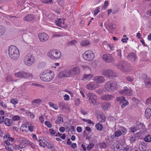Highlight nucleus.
I'll list each match as a JSON object with an SVG mask.
<instances>
[{
	"label": "nucleus",
	"instance_id": "obj_34",
	"mask_svg": "<svg viewBox=\"0 0 151 151\" xmlns=\"http://www.w3.org/2000/svg\"><path fill=\"white\" fill-rule=\"evenodd\" d=\"M90 42L87 40H85L83 41L81 44V45H82V46H86L88 45L89 44Z\"/></svg>",
	"mask_w": 151,
	"mask_h": 151
},
{
	"label": "nucleus",
	"instance_id": "obj_4",
	"mask_svg": "<svg viewBox=\"0 0 151 151\" xmlns=\"http://www.w3.org/2000/svg\"><path fill=\"white\" fill-rule=\"evenodd\" d=\"M117 67L125 72H129L132 70V68L127 61H121L117 65Z\"/></svg>",
	"mask_w": 151,
	"mask_h": 151
},
{
	"label": "nucleus",
	"instance_id": "obj_30",
	"mask_svg": "<svg viewBox=\"0 0 151 151\" xmlns=\"http://www.w3.org/2000/svg\"><path fill=\"white\" fill-rule=\"evenodd\" d=\"M116 27V26L115 24H112L111 25H107L106 26V29L111 32V30L114 29Z\"/></svg>",
	"mask_w": 151,
	"mask_h": 151
},
{
	"label": "nucleus",
	"instance_id": "obj_11",
	"mask_svg": "<svg viewBox=\"0 0 151 151\" xmlns=\"http://www.w3.org/2000/svg\"><path fill=\"white\" fill-rule=\"evenodd\" d=\"M99 86V85L95 81L90 82L86 85V88L89 90H94L98 88Z\"/></svg>",
	"mask_w": 151,
	"mask_h": 151
},
{
	"label": "nucleus",
	"instance_id": "obj_26",
	"mask_svg": "<svg viewBox=\"0 0 151 151\" xmlns=\"http://www.w3.org/2000/svg\"><path fill=\"white\" fill-rule=\"evenodd\" d=\"M93 76V75L91 74H86L83 76V80L86 81L90 80Z\"/></svg>",
	"mask_w": 151,
	"mask_h": 151
},
{
	"label": "nucleus",
	"instance_id": "obj_55",
	"mask_svg": "<svg viewBox=\"0 0 151 151\" xmlns=\"http://www.w3.org/2000/svg\"><path fill=\"white\" fill-rule=\"evenodd\" d=\"M117 54L118 56L121 57L122 56V54H121V51L120 50H116Z\"/></svg>",
	"mask_w": 151,
	"mask_h": 151
},
{
	"label": "nucleus",
	"instance_id": "obj_17",
	"mask_svg": "<svg viewBox=\"0 0 151 151\" xmlns=\"http://www.w3.org/2000/svg\"><path fill=\"white\" fill-rule=\"evenodd\" d=\"M103 59L107 63H110L113 61L114 59L110 55H104L103 57Z\"/></svg>",
	"mask_w": 151,
	"mask_h": 151
},
{
	"label": "nucleus",
	"instance_id": "obj_48",
	"mask_svg": "<svg viewBox=\"0 0 151 151\" xmlns=\"http://www.w3.org/2000/svg\"><path fill=\"white\" fill-rule=\"evenodd\" d=\"M146 149V147L145 145H142L140 147V150L141 151H145Z\"/></svg>",
	"mask_w": 151,
	"mask_h": 151
},
{
	"label": "nucleus",
	"instance_id": "obj_46",
	"mask_svg": "<svg viewBox=\"0 0 151 151\" xmlns=\"http://www.w3.org/2000/svg\"><path fill=\"white\" fill-rule=\"evenodd\" d=\"M94 145V144L92 143H89L87 147V150H90L93 148Z\"/></svg>",
	"mask_w": 151,
	"mask_h": 151
},
{
	"label": "nucleus",
	"instance_id": "obj_63",
	"mask_svg": "<svg viewBox=\"0 0 151 151\" xmlns=\"http://www.w3.org/2000/svg\"><path fill=\"white\" fill-rule=\"evenodd\" d=\"M5 148L9 151H12L13 150V149L12 148L8 146H6Z\"/></svg>",
	"mask_w": 151,
	"mask_h": 151
},
{
	"label": "nucleus",
	"instance_id": "obj_21",
	"mask_svg": "<svg viewBox=\"0 0 151 151\" xmlns=\"http://www.w3.org/2000/svg\"><path fill=\"white\" fill-rule=\"evenodd\" d=\"M56 24L59 27H62L63 25L65 24V22L63 19L58 18L55 21Z\"/></svg>",
	"mask_w": 151,
	"mask_h": 151
},
{
	"label": "nucleus",
	"instance_id": "obj_47",
	"mask_svg": "<svg viewBox=\"0 0 151 151\" xmlns=\"http://www.w3.org/2000/svg\"><path fill=\"white\" fill-rule=\"evenodd\" d=\"M121 129L122 135L125 134L127 132L126 129L124 127H122L121 128Z\"/></svg>",
	"mask_w": 151,
	"mask_h": 151
},
{
	"label": "nucleus",
	"instance_id": "obj_44",
	"mask_svg": "<svg viewBox=\"0 0 151 151\" xmlns=\"http://www.w3.org/2000/svg\"><path fill=\"white\" fill-rule=\"evenodd\" d=\"M28 144L30 145V147L32 148L35 150V149L36 148L35 145L34 144H32L31 142L30 141H27V145Z\"/></svg>",
	"mask_w": 151,
	"mask_h": 151
},
{
	"label": "nucleus",
	"instance_id": "obj_14",
	"mask_svg": "<svg viewBox=\"0 0 151 151\" xmlns=\"http://www.w3.org/2000/svg\"><path fill=\"white\" fill-rule=\"evenodd\" d=\"M93 80L99 84V83H102L105 81L104 78L101 76H96L93 77Z\"/></svg>",
	"mask_w": 151,
	"mask_h": 151
},
{
	"label": "nucleus",
	"instance_id": "obj_12",
	"mask_svg": "<svg viewBox=\"0 0 151 151\" xmlns=\"http://www.w3.org/2000/svg\"><path fill=\"white\" fill-rule=\"evenodd\" d=\"M71 75H72V74L70 70H64L59 73V77L61 78L63 77H69Z\"/></svg>",
	"mask_w": 151,
	"mask_h": 151
},
{
	"label": "nucleus",
	"instance_id": "obj_24",
	"mask_svg": "<svg viewBox=\"0 0 151 151\" xmlns=\"http://www.w3.org/2000/svg\"><path fill=\"white\" fill-rule=\"evenodd\" d=\"M145 85L147 88H151V78H147L144 80Z\"/></svg>",
	"mask_w": 151,
	"mask_h": 151
},
{
	"label": "nucleus",
	"instance_id": "obj_32",
	"mask_svg": "<svg viewBox=\"0 0 151 151\" xmlns=\"http://www.w3.org/2000/svg\"><path fill=\"white\" fill-rule=\"evenodd\" d=\"M77 43L76 40H73L70 41H68L67 43V45L68 46H71L73 45H75Z\"/></svg>",
	"mask_w": 151,
	"mask_h": 151
},
{
	"label": "nucleus",
	"instance_id": "obj_31",
	"mask_svg": "<svg viewBox=\"0 0 151 151\" xmlns=\"http://www.w3.org/2000/svg\"><path fill=\"white\" fill-rule=\"evenodd\" d=\"M60 107L62 109H65L66 106V104L63 102L60 101L59 103Z\"/></svg>",
	"mask_w": 151,
	"mask_h": 151
},
{
	"label": "nucleus",
	"instance_id": "obj_59",
	"mask_svg": "<svg viewBox=\"0 0 151 151\" xmlns=\"http://www.w3.org/2000/svg\"><path fill=\"white\" fill-rule=\"evenodd\" d=\"M27 114L28 115H29L30 117L32 118H34L35 117V115L33 114L32 113L30 112H28V113H27Z\"/></svg>",
	"mask_w": 151,
	"mask_h": 151
},
{
	"label": "nucleus",
	"instance_id": "obj_45",
	"mask_svg": "<svg viewBox=\"0 0 151 151\" xmlns=\"http://www.w3.org/2000/svg\"><path fill=\"white\" fill-rule=\"evenodd\" d=\"M6 80L7 82H9L11 81H12L13 80V79L11 76H9L6 77Z\"/></svg>",
	"mask_w": 151,
	"mask_h": 151
},
{
	"label": "nucleus",
	"instance_id": "obj_22",
	"mask_svg": "<svg viewBox=\"0 0 151 151\" xmlns=\"http://www.w3.org/2000/svg\"><path fill=\"white\" fill-rule=\"evenodd\" d=\"M72 75H77L80 73V70L78 67H74L70 69Z\"/></svg>",
	"mask_w": 151,
	"mask_h": 151
},
{
	"label": "nucleus",
	"instance_id": "obj_25",
	"mask_svg": "<svg viewBox=\"0 0 151 151\" xmlns=\"http://www.w3.org/2000/svg\"><path fill=\"white\" fill-rule=\"evenodd\" d=\"M151 115V109L147 108L145 110V116L147 119H149Z\"/></svg>",
	"mask_w": 151,
	"mask_h": 151
},
{
	"label": "nucleus",
	"instance_id": "obj_41",
	"mask_svg": "<svg viewBox=\"0 0 151 151\" xmlns=\"http://www.w3.org/2000/svg\"><path fill=\"white\" fill-rule=\"evenodd\" d=\"M145 140L147 142H150L151 141V136L149 135L146 136L145 138Z\"/></svg>",
	"mask_w": 151,
	"mask_h": 151
},
{
	"label": "nucleus",
	"instance_id": "obj_16",
	"mask_svg": "<svg viewBox=\"0 0 151 151\" xmlns=\"http://www.w3.org/2000/svg\"><path fill=\"white\" fill-rule=\"evenodd\" d=\"M38 37L41 42H45L47 41L49 38L48 36L44 33H40L39 34Z\"/></svg>",
	"mask_w": 151,
	"mask_h": 151
},
{
	"label": "nucleus",
	"instance_id": "obj_38",
	"mask_svg": "<svg viewBox=\"0 0 151 151\" xmlns=\"http://www.w3.org/2000/svg\"><path fill=\"white\" fill-rule=\"evenodd\" d=\"M63 122V119L61 117H58L57 120L55 121V123L57 124H59L61 122Z\"/></svg>",
	"mask_w": 151,
	"mask_h": 151
},
{
	"label": "nucleus",
	"instance_id": "obj_7",
	"mask_svg": "<svg viewBox=\"0 0 151 151\" xmlns=\"http://www.w3.org/2000/svg\"><path fill=\"white\" fill-rule=\"evenodd\" d=\"M83 55L84 59L88 61L93 60L95 57L94 53L92 51L89 50L85 52Z\"/></svg>",
	"mask_w": 151,
	"mask_h": 151
},
{
	"label": "nucleus",
	"instance_id": "obj_60",
	"mask_svg": "<svg viewBox=\"0 0 151 151\" xmlns=\"http://www.w3.org/2000/svg\"><path fill=\"white\" fill-rule=\"evenodd\" d=\"M32 85L33 86H37V87H43V86L41 85H40L38 84H37V83H32Z\"/></svg>",
	"mask_w": 151,
	"mask_h": 151
},
{
	"label": "nucleus",
	"instance_id": "obj_19",
	"mask_svg": "<svg viewBox=\"0 0 151 151\" xmlns=\"http://www.w3.org/2000/svg\"><path fill=\"white\" fill-rule=\"evenodd\" d=\"M114 96L112 95L106 94L103 96L101 97V99L104 100L108 101L114 98Z\"/></svg>",
	"mask_w": 151,
	"mask_h": 151
},
{
	"label": "nucleus",
	"instance_id": "obj_64",
	"mask_svg": "<svg viewBox=\"0 0 151 151\" xmlns=\"http://www.w3.org/2000/svg\"><path fill=\"white\" fill-rule=\"evenodd\" d=\"M65 129L63 127H61L59 129V130L62 132H63L65 131Z\"/></svg>",
	"mask_w": 151,
	"mask_h": 151
},
{
	"label": "nucleus",
	"instance_id": "obj_54",
	"mask_svg": "<svg viewBox=\"0 0 151 151\" xmlns=\"http://www.w3.org/2000/svg\"><path fill=\"white\" fill-rule=\"evenodd\" d=\"M130 130L132 132L134 133L137 131V129L136 127H132L130 128Z\"/></svg>",
	"mask_w": 151,
	"mask_h": 151
},
{
	"label": "nucleus",
	"instance_id": "obj_36",
	"mask_svg": "<svg viewBox=\"0 0 151 151\" xmlns=\"http://www.w3.org/2000/svg\"><path fill=\"white\" fill-rule=\"evenodd\" d=\"M115 136L117 137H119L121 135H122V132L121 131L117 130L114 132Z\"/></svg>",
	"mask_w": 151,
	"mask_h": 151
},
{
	"label": "nucleus",
	"instance_id": "obj_58",
	"mask_svg": "<svg viewBox=\"0 0 151 151\" xmlns=\"http://www.w3.org/2000/svg\"><path fill=\"white\" fill-rule=\"evenodd\" d=\"M96 92L98 94H101L103 92V90L102 89L99 88L96 91Z\"/></svg>",
	"mask_w": 151,
	"mask_h": 151
},
{
	"label": "nucleus",
	"instance_id": "obj_57",
	"mask_svg": "<svg viewBox=\"0 0 151 151\" xmlns=\"http://www.w3.org/2000/svg\"><path fill=\"white\" fill-rule=\"evenodd\" d=\"M28 127L29 131L31 132L33 131V129L34 128V127L33 126H28Z\"/></svg>",
	"mask_w": 151,
	"mask_h": 151
},
{
	"label": "nucleus",
	"instance_id": "obj_35",
	"mask_svg": "<svg viewBox=\"0 0 151 151\" xmlns=\"http://www.w3.org/2000/svg\"><path fill=\"white\" fill-rule=\"evenodd\" d=\"M41 1L43 3L47 4H52L53 3V2L52 0H41Z\"/></svg>",
	"mask_w": 151,
	"mask_h": 151
},
{
	"label": "nucleus",
	"instance_id": "obj_40",
	"mask_svg": "<svg viewBox=\"0 0 151 151\" xmlns=\"http://www.w3.org/2000/svg\"><path fill=\"white\" fill-rule=\"evenodd\" d=\"M129 139L130 140V142L131 143H134L135 141V137L133 136H131L129 137Z\"/></svg>",
	"mask_w": 151,
	"mask_h": 151
},
{
	"label": "nucleus",
	"instance_id": "obj_53",
	"mask_svg": "<svg viewBox=\"0 0 151 151\" xmlns=\"http://www.w3.org/2000/svg\"><path fill=\"white\" fill-rule=\"evenodd\" d=\"M20 119V117L18 116H14L12 118V119L14 121H17L19 120Z\"/></svg>",
	"mask_w": 151,
	"mask_h": 151
},
{
	"label": "nucleus",
	"instance_id": "obj_13",
	"mask_svg": "<svg viewBox=\"0 0 151 151\" xmlns=\"http://www.w3.org/2000/svg\"><path fill=\"white\" fill-rule=\"evenodd\" d=\"M87 96L89 98L90 103L94 104L96 103L97 97L95 94L89 93L87 94Z\"/></svg>",
	"mask_w": 151,
	"mask_h": 151
},
{
	"label": "nucleus",
	"instance_id": "obj_20",
	"mask_svg": "<svg viewBox=\"0 0 151 151\" xmlns=\"http://www.w3.org/2000/svg\"><path fill=\"white\" fill-rule=\"evenodd\" d=\"M97 117L98 121L100 122H104L105 121V117L103 114L102 113H100L98 114Z\"/></svg>",
	"mask_w": 151,
	"mask_h": 151
},
{
	"label": "nucleus",
	"instance_id": "obj_50",
	"mask_svg": "<svg viewBox=\"0 0 151 151\" xmlns=\"http://www.w3.org/2000/svg\"><path fill=\"white\" fill-rule=\"evenodd\" d=\"M146 103L148 105L151 104V97L147 99L146 100Z\"/></svg>",
	"mask_w": 151,
	"mask_h": 151
},
{
	"label": "nucleus",
	"instance_id": "obj_43",
	"mask_svg": "<svg viewBox=\"0 0 151 151\" xmlns=\"http://www.w3.org/2000/svg\"><path fill=\"white\" fill-rule=\"evenodd\" d=\"M10 102L14 105H16L18 103V100L16 99H12L11 100Z\"/></svg>",
	"mask_w": 151,
	"mask_h": 151
},
{
	"label": "nucleus",
	"instance_id": "obj_1",
	"mask_svg": "<svg viewBox=\"0 0 151 151\" xmlns=\"http://www.w3.org/2000/svg\"><path fill=\"white\" fill-rule=\"evenodd\" d=\"M8 53L10 58L13 60L16 61L19 58V51L14 45H11L9 47L8 49Z\"/></svg>",
	"mask_w": 151,
	"mask_h": 151
},
{
	"label": "nucleus",
	"instance_id": "obj_37",
	"mask_svg": "<svg viewBox=\"0 0 151 151\" xmlns=\"http://www.w3.org/2000/svg\"><path fill=\"white\" fill-rule=\"evenodd\" d=\"M126 79L128 81L130 82H132L134 80L133 77L131 76H127L126 77Z\"/></svg>",
	"mask_w": 151,
	"mask_h": 151
},
{
	"label": "nucleus",
	"instance_id": "obj_28",
	"mask_svg": "<svg viewBox=\"0 0 151 151\" xmlns=\"http://www.w3.org/2000/svg\"><path fill=\"white\" fill-rule=\"evenodd\" d=\"M42 100L40 99H37L33 100L32 102V104L33 106H37L41 103Z\"/></svg>",
	"mask_w": 151,
	"mask_h": 151
},
{
	"label": "nucleus",
	"instance_id": "obj_56",
	"mask_svg": "<svg viewBox=\"0 0 151 151\" xmlns=\"http://www.w3.org/2000/svg\"><path fill=\"white\" fill-rule=\"evenodd\" d=\"M64 99L65 100L68 101L70 99L69 96L66 94L64 96Z\"/></svg>",
	"mask_w": 151,
	"mask_h": 151
},
{
	"label": "nucleus",
	"instance_id": "obj_51",
	"mask_svg": "<svg viewBox=\"0 0 151 151\" xmlns=\"http://www.w3.org/2000/svg\"><path fill=\"white\" fill-rule=\"evenodd\" d=\"M46 125L49 128L51 127H52V124L50 122L48 121H45V122Z\"/></svg>",
	"mask_w": 151,
	"mask_h": 151
},
{
	"label": "nucleus",
	"instance_id": "obj_29",
	"mask_svg": "<svg viewBox=\"0 0 151 151\" xmlns=\"http://www.w3.org/2000/svg\"><path fill=\"white\" fill-rule=\"evenodd\" d=\"M5 123L6 125L8 126L12 125L13 124V121L12 119L8 118H6L5 119Z\"/></svg>",
	"mask_w": 151,
	"mask_h": 151
},
{
	"label": "nucleus",
	"instance_id": "obj_23",
	"mask_svg": "<svg viewBox=\"0 0 151 151\" xmlns=\"http://www.w3.org/2000/svg\"><path fill=\"white\" fill-rule=\"evenodd\" d=\"M128 60L132 62H134L136 59V56L135 54L133 52L129 53L127 56Z\"/></svg>",
	"mask_w": 151,
	"mask_h": 151
},
{
	"label": "nucleus",
	"instance_id": "obj_2",
	"mask_svg": "<svg viewBox=\"0 0 151 151\" xmlns=\"http://www.w3.org/2000/svg\"><path fill=\"white\" fill-rule=\"evenodd\" d=\"M54 74L51 70L42 72L40 75V79L45 82H49L53 79Z\"/></svg>",
	"mask_w": 151,
	"mask_h": 151
},
{
	"label": "nucleus",
	"instance_id": "obj_6",
	"mask_svg": "<svg viewBox=\"0 0 151 151\" xmlns=\"http://www.w3.org/2000/svg\"><path fill=\"white\" fill-rule=\"evenodd\" d=\"M48 56L52 59H58L61 57V54L59 50H50L48 53Z\"/></svg>",
	"mask_w": 151,
	"mask_h": 151
},
{
	"label": "nucleus",
	"instance_id": "obj_3",
	"mask_svg": "<svg viewBox=\"0 0 151 151\" xmlns=\"http://www.w3.org/2000/svg\"><path fill=\"white\" fill-rule=\"evenodd\" d=\"M117 85V83L115 81H108L105 84V89L108 92H113L116 90Z\"/></svg>",
	"mask_w": 151,
	"mask_h": 151
},
{
	"label": "nucleus",
	"instance_id": "obj_61",
	"mask_svg": "<svg viewBox=\"0 0 151 151\" xmlns=\"http://www.w3.org/2000/svg\"><path fill=\"white\" fill-rule=\"evenodd\" d=\"M83 69L84 70H86V68H88V69H89L90 70H91V68L89 66H88L86 65H83Z\"/></svg>",
	"mask_w": 151,
	"mask_h": 151
},
{
	"label": "nucleus",
	"instance_id": "obj_52",
	"mask_svg": "<svg viewBox=\"0 0 151 151\" xmlns=\"http://www.w3.org/2000/svg\"><path fill=\"white\" fill-rule=\"evenodd\" d=\"M32 74L30 73H27L26 75V77H25V78H30L32 77Z\"/></svg>",
	"mask_w": 151,
	"mask_h": 151
},
{
	"label": "nucleus",
	"instance_id": "obj_8",
	"mask_svg": "<svg viewBox=\"0 0 151 151\" xmlns=\"http://www.w3.org/2000/svg\"><path fill=\"white\" fill-rule=\"evenodd\" d=\"M103 75L106 77L111 78L115 77L117 76L116 73L111 70H106L103 72Z\"/></svg>",
	"mask_w": 151,
	"mask_h": 151
},
{
	"label": "nucleus",
	"instance_id": "obj_5",
	"mask_svg": "<svg viewBox=\"0 0 151 151\" xmlns=\"http://www.w3.org/2000/svg\"><path fill=\"white\" fill-rule=\"evenodd\" d=\"M35 60V56L31 54H29L24 57V62L25 65L30 66L34 63Z\"/></svg>",
	"mask_w": 151,
	"mask_h": 151
},
{
	"label": "nucleus",
	"instance_id": "obj_42",
	"mask_svg": "<svg viewBox=\"0 0 151 151\" xmlns=\"http://www.w3.org/2000/svg\"><path fill=\"white\" fill-rule=\"evenodd\" d=\"M50 106H51L54 108L55 110H57L58 109V107L56 106V105H55L52 103L51 102H50L49 103Z\"/></svg>",
	"mask_w": 151,
	"mask_h": 151
},
{
	"label": "nucleus",
	"instance_id": "obj_9",
	"mask_svg": "<svg viewBox=\"0 0 151 151\" xmlns=\"http://www.w3.org/2000/svg\"><path fill=\"white\" fill-rule=\"evenodd\" d=\"M116 100L117 101H119L120 104H122V108H124L129 104V102L125 99V98L124 97L121 96L117 97L116 98Z\"/></svg>",
	"mask_w": 151,
	"mask_h": 151
},
{
	"label": "nucleus",
	"instance_id": "obj_49",
	"mask_svg": "<svg viewBox=\"0 0 151 151\" xmlns=\"http://www.w3.org/2000/svg\"><path fill=\"white\" fill-rule=\"evenodd\" d=\"M75 104L76 106H78L80 104V100L78 99H75Z\"/></svg>",
	"mask_w": 151,
	"mask_h": 151
},
{
	"label": "nucleus",
	"instance_id": "obj_39",
	"mask_svg": "<svg viewBox=\"0 0 151 151\" xmlns=\"http://www.w3.org/2000/svg\"><path fill=\"white\" fill-rule=\"evenodd\" d=\"M95 126L96 128L97 129L99 130H101L103 128V127L102 125L99 123L96 124Z\"/></svg>",
	"mask_w": 151,
	"mask_h": 151
},
{
	"label": "nucleus",
	"instance_id": "obj_10",
	"mask_svg": "<svg viewBox=\"0 0 151 151\" xmlns=\"http://www.w3.org/2000/svg\"><path fill=\"white\" fill-rule=\"evenodd\" d=\"M132 91L127 86H124L122 90L119 91V93L122 95L130 96L132 94Z\"/></svg>",
	"mask_w": 151,
	"mask_h": 151
},
{
	"label": "nucleus",
	"instance_id": "obj_27",
	"mask_svg": "<svg viewBox=\"0 0 151 151\" xmlns=\"http://www.w3.org/2000/svg\"><path fill=\"white\" fill-rule=\"evenodd\" d=\"M110 104L106 102L102 104L101 108L103 110H107L109 108Z\"/></svg>",
	"mask_w": 151,
	"mask_h": 151
},
{
	"label": "nucleus",
	"instance_id": "obj_15",
	"mask_svg": "<svg viewBox=\"0 0 151 151\" xmlns=\"http://www.w3.org/2000/svg\"><path fill=\"white\" fill-rule=\"evenodd\" d=\"M36 19V17L34 15L29 14L24 17L23 20L24 21L28 22H33Z\"/></svg>",
	"mask_w": 151,
	"mask_h": 151
},
{
	"label": "nucleus",
	"instance_id": "obj_62",
	"mask_svg": "<svg viewBox=\"0 0 151 151\" xmlns=\"http://www.w3.org/2000/svg\"><path fill=\"white\" fill-rule=\"evenodd\" d=\"M49 131L50 132V133L51 134H54L55 133V131L53 129H50L49 130Z\"/></svg>",
	"mask_w": 151,
	"mask_h": 151
},
{
	"label": "nucleus",
	"instance_id": "obj_18",
	"mask_svg": "<svg viewBox=\"0 0 151 151\" xmlns=\"http://www.w3.org/2000/svg\"><path fill=\"white\" fill-rule=\"evenodd\" d=\"M26 73L23 71H20L14 73V76L17 78H24L26 77Z\"/></svg>",
	"mask_w": 151,
	"mask_h": 151
},
{
	"label": "nucleus",
	"instance_id": "obj_33",
	"mask_svg": "<svg viewBox=\"0 0 151 151\" xmlns=\"http://www.w3.org/2000/svg\"><path fill=\"white\" fill-rule=\"evenodd\" d=\"M5 28L2 25H0V36H2L5 33Z\"/></svg>",
	"mask_w": 151,
	"mask_h": 151
}]
</instances>
